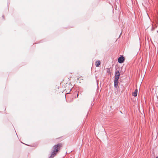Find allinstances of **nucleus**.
Segmentation results:
<instances>
[{
    "label": "nucleus",
    "mask_w": 158,
    "mask_h": 158,
    "mask_svg": "<svg viewBox=\"0 0 158 158\" xmlns=\"http://www.w3.org/2000/svg\"><path fill=\"white\" fill-rule=\"evenodd\" d=\"M2 18H4V16H2Z\"/></svg>",
    "instance_id": "nucleus-8"
},
{
    "label": "nucleus",
    "mask_w": 158,
    "mask_h": 158,
    "mask_svg": "<svg viewBox=\"0 0 158 158\" xmlns=\"http://www.w3.org/2000/svg\"><path fill=\"white\" fill-rule=\"evenodd\" d=\"M118 80L114 79V87L115 88H117L118 86Z\"/></svg>",
    "instance_id": "nucleus-4"
},
{
    "label": "nucleus",
    "mask_w": 158,
    "mask_h": 158,
    "mask_svg": "<svg viewBox=\"0 0 158 158\" xmlns=\"http://www.w3.org/2000/svg\"><path fill=\"white\" fill-rule=\"evenodd\" d=\"M120 75V73L117 70L115 72V77L114 79L118 80Z\"/></svg>",
    "instance_id": "nucleus-3"
},
{
    "label": "nucleus",
    "mask_w": 158,
    "mask_h": 158,
    "mask_svg": "<svg viewBox=\"0 0 158 158\" xmlns=\"http://www.w3.org/2000/svg\"><path fill=\"white\" fill-rule=\"evenodd\" d=\"M156 158H158V156H157Z\"/></svg>",
    "instance_id": "nucleus-9"
},
{
    "label": "nucleus",
    "mask_w": 158,
    "mask_h": 158,
    "mask_svg": "<svg viewBox=\"0 0 158 158\" xmlns=\"http://www.w3.org/2000/svg\"><path fill=\"white\" fill-rule=\"evenodd\" d=\"M62 146V144L61 143H57L53 146L52 148V151L48 158H53L58 153Z\"/></svg>",
    "instance_id": "nucleus-1"
},
{
    "label": "nucleus",
    "mask_w": 158,
    "mask_h": 158,
    "mask_svg": "<svg viewBox=\"0 0 158 158\" xmlns=\"http://www.w3.org/2000/svg\"><path fill=\"white\" fill-rule=\"evenodd\" d=\"M100 65V61H97L96 62L95 65L96 67H98Z\"/></svg>",
    "instance_id": "nucleus-6"
},
{
    "label": "nucleus",
    "mask_w": 158,
    "mask_h": 158,
    "mask_svg": "<svg viewBox=\"0 0 158 158\" xmlns=\"http://www.w3.org/2000/svg\"><path fill=\"white\" fill-rule=\"evenodd\" d=\"M137 93L138 90L137 89H136L134 91V92L132 93V95L134 97H136L137 95Z\"/></svg>",
    "instance_id": "nucleus-5"
},
{
    "label": "nucleus",
    "mask_w": 158,
    "mask_h": 158,
    "mask_svg": "<svg viewBox=\"0 0 158 158\" xmlns=\"http://www.w3.org/2000/svg\"><path fill=\"white\" fill-rule=\"evenodd\" d=\"M107 72L110 74L111 73L110 69H108V70H107Z\"/></svg>",
    "instance_id": "nucleus-7"
},
{
    "label": "nucleus",
    "mask_w": 158,
    "mask_h": 158,
    "mask_svg": "<svg viewBox=\"0 0 158 158\" xmlns=\"http://www.w3.org/2000/svg\"><path fill=\"white\" fill-rule=\"evenodd\" d=\"M125 60V58L123 56L119 57L118 59V62L119 63H123Z\"/></svg>",
    "instance_id": "nucleus-2"
}]
</instances>
